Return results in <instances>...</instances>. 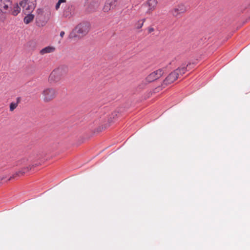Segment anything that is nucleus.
<instances>
[{"instance_id": "1", "label": "nucleus", "mask_w": 250, "mask_h": 250, "mask_svg": "<svg viewBox=\"0 0 250 250\" xmlns=\"http://www.w3.org/2000/svg\"><path fill=\"white\" fill-rule=\"evenodd\" d=\"M68 72V68L64 65H61L54 69L48 77V81L50 84H55L61 81Z\"/></svg>"}, {"instance_id": "2", "label": "nucleus", "mask_w": 250, "mask_h": 250, "mask_svg": "<svg viewBox=\"0 0 250 250\" xmlns=\"http://www.w3.org/2000/svg\"><path fill=\"white\" fill-rule=\"evenodd\" d=\"M90 29V24L88 22H82L75 28L73 31L70 35V38H81L88 33Z\"/></svg>"}, {"instance_id": "3", "label": "nucleus", "mask_w": 250, "mask_h": 250, "mask_svg": "<svg viewBox=\"0 0 250 250\" xmlns=\"http://www.w3.org/2000/svg\"><path fill=\"white\" fill-rule=\"evenodd\" d=\"M58 94L56 89L53 87H46L42 92V98L45 103L53 100Z\"/></svg>"}, {"instance_id": "4", "label": "nucleus", "mask_w": 250, "mask_h": 250, "mask_svg": "<svg viewBox=\"0 0 250 250\" xmlns=\"http://www.w3.org/2000/svg\"><path fill=\"white\" fill-rule=\"evenodd\" d=\"M20 5L24 14L31 13L36 7V0H22Z\"/></svg>"}, {"instance_id": "5", "label": "nucleus", "mask_w": 250, "mask_h": 250, "mask_svg": "<svg viewBox=\"0 0 250 250\" xmlns=\"http://www.w3.org/2000/svg\"><path fill=\"white\" fill-rule=\"evenodd\" d=\"M163 69H157L149 74L145 79V81L148 83L154 82L159 79L164 74Z\"/></svg>"}, {"instance_id": "6", "label": "nucleus", "mask_w": 250, "mask_h": 250, "mask_svg": "<svg viewBox=\"0 0 250 250\" xmlns=\"http://www.w3.org/2000/svg\"><path fill=\"white\" fill-rule=\"evenodd\" d=\"M12 2L11 0H0V11L4 14L10 13Z\"/></svg>"}, {"instance_id": "7", "label": "nucleus", "mask_w": 250, "mask_h": 250, "mask_svg": "<svg viewBox=\"0 0 250 250\" xmlns=\"http://www.w3.org/2000/svg\"><path fill=\"white\" fill-rule=\"evenodd\" d=\"M158 4L157 0H147L144 3V6L146 9V13L148 15L152 14L155 10Z\"/></svg>"}, {"instance_id": "8", "label": "nucleus", "mask_w": 250, "mask_h": 250, "mask_svg": "<svg viewBox=\"0 0 250 250\" xmlns=\"http://www.w3.org/2000/svg\"><path fill=\"white\" fill-rule=\"evenodd\" d=\"M34 167V165H29L26 167H21L18 171L15 172L12 175V176L10 177V178H9V180H10L15 178L18 176L19 177V176H23L25 173L30 171L32 169V168L33 167Z\"/></svg>"}, {"instance_id": "9", "label": "nucleus", "mask_w": 250, "mask_h": 250, "mask_svg": "<svg viewBox=\"0 0 250 250\" xmlns=\"http://www.w3.org/2000/svg\"><path fill=\"white\" fill-rule=\"evenodd\" d=\"M187 11L186 6L183 3L179 4L175 6L172 10V14L174 17H178Z\"/></svg>"}, {"instance_id": "10", "label": "nucleus", "mask_w": 250, "mask_h": 250, "mask_svg": "<svg viewBox=\"0 0 250 250\" xmlns=\"http://www.w3.org/2000/svg\"><path fill=\"white\" fill-rule=\"evenodd\" d=\"M179 73L177 71H174L171 72L164 81V84L167 85L174 82L178 77Z\"/></svg>"}, {"instance_id": "11", "label": "nucleus", "mask_w": 250, "mask_h": 250, "mask_svg": "<svg viewBox=\"0 0 250 250\" xmlns=\"http://www.w3.org/2000/svg\"><path fill=\"white\" fill-rule=\"evenodd\" d=\"M55 49L56 48L54 46H48L41 49L40 51V53L41 55H44L45 54L52 53L55 51Z\"/></svg>"}, {"instance_id": "12", "label": "nucleus", "mask_w": 250, "mask_h": 250, "mask_svg": "<svg viewBox=\"0 0 250 250\" xmlns=\"http://www.w3.org/2000/svg\"><path fill=\"white\" fill-rule=\"evenodd\" d=\"M20 7L18 4H16L10 9V13H11L14 16H16L20 13Z\"/></svg>"}, {"instance_id": "13", "label": "nucleus", "mask_w": 250, "mask_h": 250, "mask_svg": "<svg viewBox=\"0 0 250 250\" xmlns=\"http://www.w3.org/2000/svg\"><path fill=\"white\" fill-rule=\"evenodd\" d=\"M26 14L27 16L24 18V22L26 24H28L33 20L34 16L31 13Z\"/></svg>"}, {"instance_id": "14", "label": "nucleus", "mask_w": 250, "mask_h": 250, "mask_svg": "<svg viewBox=\"0 0 250 250\" xmlns=\"http://www.w3.org/2000/svg\"><path fill=\"white\" fill-rule=\"evenodd\" d=\"M28 159L27 158H23L20 160H19L17 162V166H22L26 165L27 164Z\"/></svg>"}, {"instance_id": "15", "label": "nucleus", "mask_w": 250, "mask_h": 250, "mask_svg": "<svg viewBox=\"0 0 250 250\" xmlns=\"http://www.w3.org/2000/svg\"><path fill=\"white\" fill-rule=\"evenodd\" d=\"M20 98H17V103H11L10 104V111H13L16 107L18 106V104L20 102Z\"/></svg>"}, {"instance_id": "16", "label": "nucleus", "mask_w": 250, "mask_h": 250, "mask_svg": "<svg viewBox=\"0 0 250 250\" xmlns=\"http://www.w3.org/2000/svg\"><path fill=\"white\" fill-rule=\"evenodd\" d=\"M112 3L111 2H106L103 7V11L104 12H108L111 8Z\"/></svg>"}, {"instance_id": "17", "label": "nucleus", "mask_w": 250, "mask_h": 250, "mask_svg": "<svg viewBox=\"0 0 250 250\" xmlns=\"http://www.w3.org/2000/svg\"><path fill=\"white\" fill-rule=\"evenodd\" d=\"M187 69L185 66L180 67L178 69H176L175 71H177L178 73H179V76L185 74L186 72Z\"/></svg>"}, {"instance_id": "18", "label": "nucleus", "mask_w": 250, "mask_h": 250, "mask_svg": "<svg viewBox=\"0 0 250 250\" xmlns=\"http://www.w3.org/2000/svg\"><path fill=\"white\" fill-rule=\"evenodd\" d=\"M66 2V0H59L58 2L56 3L55 6V9L56 10H58L59 8L60 7L61 4L62 3H64Z\"/></svg>"}, {"instance_id": "19", "label": "nucleus", "mask_w": 250, "mask_h": 250, "mask_svg": "<svg viewBox=\"0 0 250 250\" xmlns=\"http://www.w3.org/2000/svg\"><path fill=\"white\" fill-rule=\"evenodd\" d=\"M154 31V29L152 27H148L146 31V33L147 34H149V33H152V32H153Z\"/></svg>"}, {"instance_id": "20", "label": "nucleus", "mask_w": 250, "mask_h": 250, "mask_svg": "<svg viewBox=\"0 0 250 250\" xmlns=\"http://www.w3.org/2000/svg\"><path fill=\"white\" fill-rule=\"evenodd\" d=\"M37 12L38 13V15H42L43 14V10L42 9H38L37 10Z\"/></svg>"}, {"instance_id": "21", "label": "nucleus", "mask_w": 250, "mask_h": 250, "mask_svg": "<svg viewBox=\"0 0 250 250\" xmlns=\"http://www.w3.org/2000/svg\"><path fill=\"white\" fill-rule=\"evenodd\" d=\"M65 34V33L64 31H61V33H60V36L62 37V38H63L64 35Z\"/></svg>"}, {"instance_id": "22", "label": "nucleus", "mask_w": 250, "mask_h": 250, "mask_svg": "<svg viewBox=\"0 0 250 250\" xmlns=\"http://www.w3.org/2000/svg\"><path fill=\"white\" fill-rule=\"evenodd\" d=\"M140 26L139 25V24L136 26V28H138V29H139L140 28Z\"/></svg>"}]
</instances>
